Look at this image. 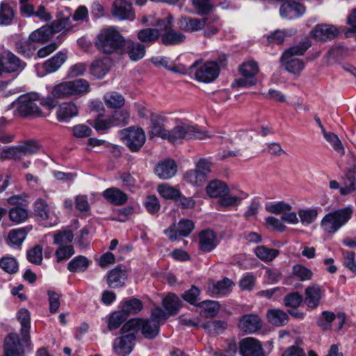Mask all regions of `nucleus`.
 <instances>
[{"instance_id":"1","label":"nucleus","mask_w":356,"mask_h":356,"mask_svg":"<svg viewBox=\"0 0 356 356\" xmlns=\"http://www.w3.org/2000/svg\"><path fill=\"white\" fill-rule=\"evenodd\" d=\"M124 38L115 27L105 28L97 35L95 45L103 54H122Z\"/></svg>"},{"instance_id":"2","label":"nucleus","mask_w":356,"mask_h":356,"mask_svg":"<svg viewBox=\"0 0 356 356\" xmlns=\"http://www.w3.org/2000/svg\"><path fill=\"white\" fill-rule=\"evenodd\" d=\"M291 209L292 207L289 204L282 201L267 206L266 207L267 211L276 215L281 214L282 217L280 220L273 216H269L266 218V223L279 232H284L286 227L282 221L289 224H297L298 222L296 213L291 211Z\"/></svg>"},{"instance_id":"3","label":"nucleus","mask_w":356,"mask_h":356,"mask_svg":"<svg viewBox=\"0 0 356 356\" xmlns=\"http://www.w3.org/2000/svg\"><path fill=\"white\" fill-rule=\"evenodd\" d=\"M311 45L310 40L305 38L299 44L289 48L283 53L280 61L289 72L298 74L303 70L305 63L294 56L303 55Z\"/></svg>"},{"instance_id":"4","label":"nucleus","mask_w":356,"mask_h":356,"mask_svg":"<svg viewBox=\"0 0 356 356\" xmlns=\"http://www.w3.org/2000/svg\"><path fill=\"white\" fill-rule=\"evenodd\" d=\"M90 85L88 81L78 79L73 81L61 82L54 86L51 94L56 99H66L73 96H79L89 92Z\"/></svg>"},{"instance_id":"5","label":"nucleus","mask_w":356,"mask_h":356,"mask_svg":"<svg viewBox=\"0 0 356 356\" xmlns=\"http://www.w3.org/2000/svg\"><path fill=\"white\" fill-rule=\"evenodd\" d=\"M209 137L206 131L198 129L197 127L182 123L168 131L165 139L172 143H176L181 142L183 140H203Z\"/></svg>"},{"instance_id":"6","label":"nucleus","mask_w":356,"mask_h":356,"mask_svg":"<svg viewBox=\"0 0 356 356\" xmlns=\"http://www.w3.org/2000/svg\"><path fill=\"white\" fill-rule=\"evenodd\" d=\"M123 330L134 331L135 334L140 332L147 339H153L159 333V323L150 318H135L129 320L123 325Z\"/></svg>"},{"instance_id":"7","label":"nucleus","mask_w":356,"mask_h":356,"mask_svg":"<svg viewBox=\"0 0 356 356\" xmlns=\"http://www.w3.org/2000/svg\"><path fill=\"white\" fill-rule=\"evenodd\" d=\"M353 210L349 207L336 210L326 214L321 220V227L327 233H335L351 218Z\"/></svg>"},{"instance_id":"8","label":"nucleus","mask_w":356,"mask_h":356,"mask_svg":"<svg viewBox=\"0 0 356 356\" xmlns=\"http://www.w3.org/2000/svg\"><path fill=\"white\" fill-rule=\"evenodd\" d=\"M39 148L40 146L36 141L29 140L17 146L3 149L1 153V156L3 159L18 160L25 156L36 153Z\"/></svg>"},{"instance_id":"9","label":"nucleus","mask_w":356,"mask_h":356,"mask_svg":"<svg viewBox=\"0 0 356 356\" xmlns=\"http://www.w3.org/2000/svg\"><path fill=\"white\" fill-rule=\"evenodd\" d=\"M122 140L132 152H138L146 141L144 130L140 127H130L122 131Z\"/></svg>"},{"instance_id":"10","label":"nucleus","mask_w":356,"mask_h":356,"mask_svg":"<svg viewBox=\"0 0 356 356\" xmlns=\"http://www.w3.org/2000/svg\"><path fill=\"white\" fill-rule=\"evenodd\" d=\"M38 100L36 94H27L22 95L17 99L18 106L17 111L22 117L42 116V112L37 106L35 101Z\"/></svg>"},{"instance_id":"11","label":"nucleus","mask_w":356,"mask_h":356,"mask_svg":"<svg viewBox=\"0 0 356 356\" xmlns=\"http://www.w3.org/2000/svg\"><path fill=\"white\" fill-rule=\"evenodd\" d=\"M120 331L122 336L114 340L113 349L117 355L127 356L131 353L134 347L136 334L134 331L123 330V326Z\"/></svg>"},{"instance_id":"12","label":"nucleus","mask_w":356,"mask_h":356,"mask_svg":"<svg viewBox=\"0 0 356 356\" xmlns=\"http://www.w3.org/2000/svg\"><path fill=\"white\" fill-rule=\"evenodd\" d=\"M111 14L120 21H133L136 18L132 4L126 0H115L112 4Z\"/></svg>"},{"instance_id":"13","label":"nucleus","mask_w":356,"mask_h":356,"mask_svg":"<svg viewBox=\"0 0 356 356\" xmlns=\"http://www.w3.org/2000/svg\"><path fill=\"white\" fill-rule=\"evenodd\" d=\"M325 297V290L317 284L308 286L305 290V298L303 299L307 308L315 309L321 305V301Z\"/></svg>"},{"instance_id":"14","label":"nucleus","mask_w":356,"mask_h":356,"mask_svg":"<svg viewBox=\"0 0 356 356\" xmlns=\"http://www.w3.org/2000/svg\"><path fill=\"white\" fill-rule=\"evenodd\" d=\"M280 7V15L282 18L292 19L302 16L306 11V7L299 1L284 0Z\"/></svg>"},{"instance_id":"15","label":"nucleus","mask_w":356,"mask_h":356,"mask_svg":"<svg viewBox=\"0 0 356 356\" xmlns=\"http://www.w3.org/2000/svg\"><path fill=\"white\" fill-rule=\"evenodd\" d=\"M194 229V223L192 220L181 219L177 225L172 224L165 230V234L168 235L171 241H175L178 236L186 237Z\"/></svg>"},{"instance_id":"16","label":"nucleus","mask_w":356,"mask_h":356,"mask_svg":"<svg viewBox=\"0 0 356 356\" xmlns=\"http://www.w3.org/2000/svg\"><path fill=\"white\" fill-rule=\"evenodd\" d=\"M238 348L241 356H266L260 341L253 337L241 339Z\"/></svg>"},{"instance_id":"17","label":"nucleus","mask_w":356,"mask_h":356,"mask_svg":"<svg viewBox=\"0 0 356 356\" xmlns=\"http://www.w3.org/2000/svg\"><path fill=\"white\" fill-rule=\"evenodd\" d=\"M1 65H3L4 72L19 73L26 66V63L19 59L16 55L10 51H6L1 56Z\"/></svg>"},{"instance_id":"18","label":"nucleus","mask_w":356,"mask_h":356,"mask_svg":"<svg viewBox=\"0 0 356 356\" xmlns=\"http://www.w3.org/2000/svg\"><path fill=\"white\" fill-rule=\"evenodd\" d=\"M219 74V67L216 62L210 61L200 66L195 72V79L201 82L209 83Z\"/></svg>"},{"instance_id":"19","label":"nucleus","mask_w":356,"mask_h":356,"mask_svg":"<svg viewBox=\"0 0 356 356\" xmlns=\"http://www.w3.org/2000/svg\"><path fill=\"white\" fill-rule=\"evenodd\" d=\"M123 54H127L131 61H138L145 57L146 47L140 42L124 38Z\"/></svg>"},{"instance_id":"20","label":"nucleus","mask_w":356,"mask_h":356,"mask_svg":"<svg viewBox=\"0 0 356 356\" xmlns=\"http://www.w3.org/2000/svg\"><path fill=\"white\" fill-rule=\"evenodd\" d=\"M339 34L338 29L333 25L321 24L316 25L311 31V36L319 42L334 39Z\"/></svg>"},{"instance_id":"21","label":"nucleus","mask_w":356,"mask_h":356,"mask_svg":"<svg viewBox=\"0 0 356 356\" xmlns=\"http://www.w3.org/2000/svg\"><path fill=\"white\" fill-rule=\"evenodd\" d=\"M5 356H23L24 348L17 333H10L4 339Z\"/></svg>"},{"instance_id":"22","label":"nucleus","mask_w":356,"mask_h":356,"mask_svg":"<svg viewBox=\"0 0 356 356\" xmlns=\"http://www.w3.org/2000/svg\"><path fill=\"white\" fill-rule=\"evenodd\" d=\"M167 118L161 115L152 113L150 115V125L148 134L149 136H156L165 139L168 131L165 128V123Z\"/></svg>"},{"instance_id":"23","label":"nucleus","mask_w":356,"mask_h":356,"mask_svg":"<svg viewBox=\"0 0 356 356\" xmlns=\"http://www.w3.org/2000/svg\"><path fill=\"white\" fill-rule=\"evenodd\" d=\"M238 328L246 333H254L261 328V318L256 314H249L243 315L238 324Z\"/></svg>"},{"instance_id":"24","label":"nucleus","mask_w":356,"mask_h":356,"mask_svg":"<svg viewBox=\"0 0 356 356\" xmlns=\"http://www.w3.org/2000/svg\"><path fill=\"white\" fill-rule=\"evenodd\" d=\"M154 171L160 179H168L175 175L177 164L172 159H165L156 165Z\"/></svg>"},{"instance_id":"25","label":"nucleus","mask_w":356,"mask_h":356,"mask_svg":"<svg viewBox=\"0 0 356 356\" xmlns=\"http://www.w3.org/2000/svg\"><path fill=\"white\" fill-rule=\"evenodd\" d=\"M217 246L216 234L210 229L203 230L199 235V247L204 252H209Z\"/></svg>"},{"instance_id":"26","label":"nucleus","mask_w":356,"mask_h":356,"mask_svg":"<svg viewBox=\"0 0 356 356\" xmlns=\"http://www.w3.org/2000/svg\"><path fill=\"white\" fill-rule=\"evenodd\" d=\"M204 23V17L195 18L188 16H181L178 19L179 28L186 32H196L203 29Z\"/></svg>"},{"instance_id":"27","label":"nucleus","mask_w":356,"mask_h":356,"mask_svg":"<svg viewBox=\"0 0 356 356\" xmlns=\"http://www.w3.org/2000/svg\"><path fill=\"white\" fill-rule=\"evenodd\" d=\"M17 319L21 324V336L23 341L29 346L31 343L30 337V312L26 309H21L17 313Z\"/></svg>"},{"instance_id":"28","label":"nucleus","mask_w":356,"mask_h":356,"mask_svg":"<svg viewBox=\"0 0 356 356\" xmlns=\"http://www.w3.org/2000/svg\"><path fill=\"white\" fill-rule=\"evenodd\" d=\"M127 278L125 270H122L120 266H117L109 271L106 282L110 288H120L124 285Z\"/></svg>"},{"instance_id":"29","label":"nucleus","mask_w":356,"mask_h":356,"mask_svg":"<svg viewBox=\"0 0 356 356\" xmlns=\"http://www.w3.org/2000/svg\"><path fill=\"white\" fill-rule=\"evenodd\" d=\"M102 196L110 203L118 206L124 204L128 200L127 195L115 187L106 189L103 192Z\"/></svg>"},{"instance_id":"30","label":"nucleus","mask_w":356,"mask_h":356,"mask_svg":"<svg viewBox=\"0 0 356 356\" xmlns=\"http://www.w3.org/2000/svg\"><path fill=\"white\" fill-rule=\"evenodd\" d=\"M79 113L77 106L72 102L62 103L56 112L57 118L60 122H66Z\"/></svg>"},{"instance_id":"31","label":"nucleus","mask_w":356,"mask_h":356,"mask_svg":"<svg viewBox=\"0 0 356 356\" xmlns=\"http://www.w3.org/2000/svg\"><path fill=\"white\" fill-rule=\"evenodd\" d=\"M160 30L156 28H145L138 31L137 38L139 42L147 46L154 44L159 39Z\"/></svg>"},{"instance_id":"32","label":"nucleus","mask_w":356,"mask_h":356,"mask_svg":"<svg viewBox=\"0 0 356 356\" xmlns=\"http://www.w3.org/2000/svg\"><path fill=\"white\" fill-rule=\"evenodd\" d=\"M160 37L161 44L165 46L177 45L186 40L184 34L174 30L172 27L164 33H161Z\"/></svg>"},{"instance_id":"33","label":"nucleus","mask_w":356,"mask_h":356,"mask_svg":"<svg viewBox=\"0 0 356 356\" xmlns=\"http://www.w3.org/2000/svg\"><path fill=\"white\" fill-rule=\"evenodd\" d=\"M111 60L108 58L95 60L90 65V73L97 79L103 78L109 71Z\"/></svg>"},{"instance_id":"34","label":"nucleus","mask_w":356,"mask_h":356,"mask_svg":"<svg viewBox=\"0 0 356 356\" xmlns=\"http://www.w3.org/2000/svg\"><path fill=\"white\" fill-rule=\"evenodd\" d=\"M234 285L230 279L225 277L222 280L209 284V290L214 294L226 295L231 292Z\"/></svg>"},{"instance_id":"35","label":"nucleus","mask_w":356,"mask_h":356,"mask_svg":"<svg viewBox=\"0 0 356 356\" xmlns=\"http://www.w3.org/2000/svg\"><path fill=\"white\" fill-rule=\"evenodd\" d=\"M204 24L203 28V35L206 38H211L219 32L220 24L219 17L216 15H210L204 17Z\"/></svg>"},{"instance_id":"36","label":"nucleus","mask_w":356,"mask_h":356,"mask_svg":"<svg viewBox=\"0 0 356 356\" xmlns=\"http://www.w3.org/2000/svg\"><path fill=\"white\" fill-rule=\"evenodd\" d=\"M67 59L66 54L59 51L51 58L43 63V68L47 73H53L57 71Z\"/></svg>"},{"instance_id":"37","label":"nucleus","mask_w":356,"mask_h":356,"mask_svg":"<svg viewBox=\"0 0 356 356\" xmlns=\"http://www.w3.org/2000/svg\"><path fill=\"white\" fill-rule=\"evenodd\" d=\"M200 314L204 318H211L218 313L220 305L217 301L206 300L198 304Z\"/></svg>"},{"instance_id":"38","label":"nucleus","mask_w":356,"mask_h":356,"mask_svg":"<svg viewBox=\"0 0 356 356\" xmlns=\"http://www.w3.org/2000/svg\"><path fill=\"white\" fill-rule=\"evenodd\" d=\"M206 191L209 197H220L225 193H228L229 189L224 182L214 180L209 184L206 188Z\"/></svg>"},{"instance_id":"39","label":"nucleus","mask_w":356,"mask_h":356,"mask_svg":"<svg viewBox=\"0 0 356 356\" xmlns=\"http://www.w3.org/2000/svg\"><path fill=\"white\" fill-rule=\"evenodd\" d=\"M266 315L268 321L273 325L283 326L288 323V314L281 309H270Z\"/></svg>"},{"instance_id":"40","label":"nucleus","mask_w":356,"mask_h":356,"mask_svg":"<svg viewBox=\"0 0 356 356\" xmlns=\"http://www.w3.org/2000/svg\"><path fill=\"white\" fill-rule=\"evenodd\" d=\"M53 36L49 25H45L33 31L29 38L33 42L44 43L48 41Z\"/></svg>"},{"instance_id":"41","label":"nucleus","mask_w":356,"mask_h":356,"mask_svg":"<svg viewBox=\"0 0 356 356\" xmlns=\"http://www.w3.org/2000/svg\"><path fill=\"white\" fill-rule=\"evenodd\" d=\"M16 51L26 58H31L33 56L36 48L33 42L28 38L20 40L15 43Z\"/></svg>"},{"instance_id":"42","label":"nucleus","mask_w":356,"mask_h":356,"mask_svg":"<svg viewBox=\"0 0 356 356\" xmlns=\"http://www.w3.org/2000/svg\"><path fill=\"white\" fill-rule=\"evenodd\" d=\"M162 303L168 315L176 314L181 307L180 299L174 293L168 294L163 298Z\"/></svg>"},{"instance_id":"43","label":"nucleus","mask_w":356,"mask_h":356,"mask_svg":"<svg viewBox=\"0 0 356 356\" xmlns=\"http://www.w3.org/2000/svg\"><path fill=\"white\" fill-rule=\"evenodd\" d=\"M90 264V260L84 256L79 255L72 259L67 265V269L72 273L83 272Z\"/></svg>"},{"instance_id":"44","label":"nucleus","mask_w":356,"mask_h":356,"mask_svg":"<svg viewBox=\"0 0 356 356\" xmlns=\"http://www.w3.org/2000/svg\"><path fill=\"white\" fill-rule=\"evenodd\" d=\"M143 308V304L138 298H132L122 303V311L128 317L130 314H136Z\"/></svg>"},{"instance_id":"45","label":"nucleus","mask_w":356,"mask_h":356,"mask_svg":"<svg viewBox=\"0 0 356 356\" xmlns=\"http://www.w3.org/2000/svg\"><path fill=\"white\" fill-rule=\"evenodd\" d=\"M34 214L40 220H47L50 218L49 207L44 200H36L34 203Z\"/></svg>"},{"instance_id":"46","label":"nucleus","mask_w":356,"mask_h":356,"mask_svg":"<svg viewBox=\"0 0 356 356\" xmlns=\"http://www.w3.org/2000/svg\"><path fill=\"white\" fill-rule=\"evenodd\" d=\"M254 252L258 258L266 262L273 261L279 254L278 250L268 248L264 245H261L256 248Z\"/></svg>"},{"instance_id":"47","label":"nucleus","mask_w":356,"mask_h":356,"mask_svg":"<svg viewBox=\"0 0 356 356\" xmlns=\"http://www.w3.org/2000/svg\"><path fill=\"white\" fill-rule=\"evenodd\" d=\"M248 194L244 192L241 193V196L229 195L227 193L220 197L218 201L220 207H233L241 204L243 199L247 198Z\"/></svg>"},{"instance_id":"48","label":"nucleus","mask_w":356,"mask_h":356,"mask_svg":"<svg viewBox=\"0 0 356 356\" xmlns=\"http://www.w3.org/2000/svg\"><path fill=\"white\" fill-rule=\"evenodd\" d=\"M104 99L106 105L112 108H121L124 106L125 102L124 97L116 92H111L105 94Z\"/></svg>"},{"instance_id":"49","label":"nucleus","mask_w":356,"mask_h":356,"mask_svg":"<svg viewBox=\"0 0 356 356\" xmlns=\"http://www.w3.org/2000/svg\"><path fill=\"white\" fill-rule=\"evenodd\" d=\"M322 132L324 138L330 144L334 150L341 156L343 155L345 153L344 147L338 136L332 132H327L324 127H322Z\"/></svg>"},{"instance_id":"50","label":"nucleus","mask_w":356,"mask_h":356,"mask_svg":"<svg viewBox=\"0 0 356 356\" xmlns=\"http://www.w3.org/2000/svg\"><path fill=\"white\" fill-rule=\"evenodd\" d=\"M157 191L166 200H172L176 201L177 197L180 196L179 189L168 184H162L158 186Z\"/></svg>"},{"instance_id":"51","label":"nucleus","mask_w":356,"mask_h":356,"mask_svg":"<svg viewBox=\"0 0 356 356\" xmlns=\"http://www.w3.org/2000/svg\"><path fill=\"white\" fill-rule=\"evenodd\" d=\"M239 71L241 75L246 78L256 79L255 76L259 72V66L256 61L249 60L244 62L240 67Z\"/></svg>"},{"instance_id":"52","label":"nucleus","mask_w":356,"mask_h":356,"mask_svg":"<svg viewBox=\"0 0 356 356\" xmlns=\"http://www.w3.org/2000/svg\"><path fill=\"white\" fill-rule=\"evenodd\" d=\"M127 315L122 311L112 313L108 318V329L110 331L118 329L127 319Z\"/></svg>"},{"instance_id":"53","label":"nucleus","mask_w":356,"mask_h":356,"mask_svg":"<svg viewBox=\"0 0 356 356\" xmlns=\"http://www.w3.org/2000/svg\"><path fill=\"white\" fill-rule=\"evenodd\" d=\"M227 323L223 321H210L202 324V327L209 334H218L227 328Z\"/></svg>"},{"instance_id":"54","label":"nucleus","mask_w":356,"mask_h":356,"mask_svg":"<svg viewBox=\"0 0 356 356\" xmlns=\"http://www.w3.org/2000/svg\"><path fill=\"white\" fill-rule=\"evenodd\" d=\"M70 22V16L59 18L54 21L49 27L51 29V33H58L63 31L69 30L72 28Z\"/></svg>"},{"instance_id":"55","label":"nucleus","mask_w":356,"mask_h":356,"mask_svg":"<svg viewBox=\"0 0 356 356\" xmlns=\"http://www.w3.org/2000/svg\"><path fill=\"white\" fill-rule=\"evenodd\" d=\"M74 234L70 229L60 230L54 236V243L59 245H65L72 241Z\"/></svg>"},{"instance_id":"56","label":"nucleus","mask_w":356,"mask_h":356,"mask_svg":"<svg viewBox=\"0 0 356 356\" xmlns=\"http://www.w3.org/2000/svg\"><path fill=\"white\" fill-rule=\"evenodd\" d=\"M27 234L28 230L24 227L12 229L8 234V239L12 244L19 246L25 239Z\"/></svg>"},{"instance_id":"57","label":"nucleus","mask_w":356,"mask_h":356,"mask_svg":"<svg viewBox=\"0 0 356 356\" xmlns=\"http://www.w3.org/2000/svg\"><path fill=\"white\" fill-rule=\"evenodd\" d=\"M292 272L293 275L302 282L310 280L313 276V273L310 269L300 264L294 265Z\"/></svg>"},{"instance_id":"58","label":"nucleus","mask_w":356,"mask_h":356,"mask_svg":"<svg viewBox=\"0 0 356 356\" xmlns=\"http://www.w3.org/2000/svg\"><path fill=\"white\" fill-rule=\"evenodd\" d=\"M334 313L329 311H324L321 314V316L317 319L316 324L323 330L331 329V323L335 319Z\"/></svg>"},{"instance_id":"59","label":"nucleus","mask_w":356,"mask_h":356,"mask_svg":"<svg viewBox=\"0 0 356 356\" xmlns=\"http://www.w3.org/2000/svg\"><path fill=\"white\" fill-rule=\"evenodd\" d=\"M74 252V247L72 245H59L55 252L56 261L60 263L64 260H67Z\"/></svg>"},{"instance_id":"60","label":"nucleus","mask_w":356,"mask_h":356,"mask_svg":"<svg viewBox=\"0 0 356 356\" xmlns=\"http://www.w3.org/2000/svg\"><path fill=\"white\" fill-rule=\"evenodd\" d=\"M186 180L193 185H202L207 180V177L196 169L188 171L185 175Z\"/></svg>"},{"instance_id":"61","label":"nucleus","mask_w":356,"mask_h":356,"mask_svg":"<svg viewBox=\"0 0 356 356\" xmlns=\"http://www.w3.org/2000/svg\"><path fill=\"white\" fill-rule=\"evenodd\" d=\"M14 17L13 9L6 3H2L0 6V25H8Z\"/></svg>"},{"instance_id":"62","label":"nucleus","mask_w":356,"mask_h":356,"mask_svg":"<svg viewBox=\"0 0 356 356\" xmlns=\"http://www.w3.org/2000/svg\"><path fill=\"white\" fill-rule=\"evenodd\" d=\"M27 259L29 262L35 265H40L42 261V247L40 245H35L27 251Z\"/></svg>"},{"instance_id":"63","label":"nucleus","mask_w":356,"mask_h":356,"mask_svg":"<svg viewBox=\"0 0 356 356\" xmlns=\"http://www.w3.org/2000/svg\"><path fill=\"white\" fill-rule=\"evenodd\" d=\"M0 267L4 271L13 274L18 270V264L14 257H6L0 259Z\"/></svg>"},{"instance_id":"64","label":"nucleus","mask_w":356,"mask_h":356,"mask_svg":"<svg viewBox=\"0 0 356 356\" xmlns=\"http://www.w3.org/2000/svg\"><path fill=\"white\" fill-rule=\"evenodd\" d=\"M344 184L349 188L356 190V161L347 170Z\"/></svg>"}]
</instances>
